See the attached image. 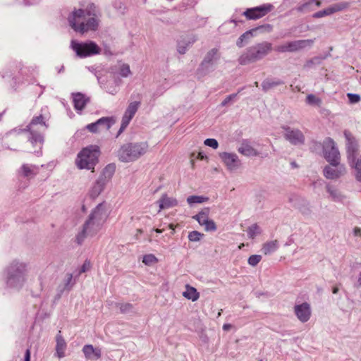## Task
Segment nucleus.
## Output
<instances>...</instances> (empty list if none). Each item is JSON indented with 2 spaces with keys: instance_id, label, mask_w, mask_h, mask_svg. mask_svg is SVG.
<instances>
[{
  "instance_id": "nucleus-1",
  "label": "nucleus",
  "mask_w": 361,
  "mask_h": 361,
  "mask_svg": "<svg viewBox=\"0 0 361 361\" xmlns=\"http://www.w3.org/2000/svg\"><path fill=\"white\" fill-rule=\"evenodd\" d=\"M149 149L147 142H128L121 146L117 157L121 162H133L145 155Z\"/></svg>"
},
{
  "instance_id": "nucleus-2",
  "label": "nucleus",
  "mask_w": 361,
  "mask_h": 361,
  "mask_svg": "<svg viewBox=\"0 0 361 361\" xmlns=\"http://www.w3.org/2000/svg\"><path fill=\"white\" fill-rule=\"evenodd\" d=\"M94 75L101 87L106 88L105 85L109 78H115L116 76L127 78L132 75V72L128 64L119 61L111 68V72L106 70H102V71L97 70L95 71Z\"/></svg>"
},
{
  "instance_id": "nucleus-3",
  "label": "nucleus",
  "mask_w": 361,
  "mask_h": 361,
  "mask_svg": "<svg viewBox=\"0 0 361 361\" xmlns=\"http://www.w3.org/2000/svg\"><path fill=\"white\" fill-rule=\"evenodd\" d=\"M71 27L77 32L83 34L90 29V13L79 9L73 12L68 18Z\"/></svg>"
},
{
  "instance_id": "nucleus-4",
  "label": "nucleus",
  "mask_w": 361,
  "mask_h": 361,
  "mask_svg": "<svg viewBox=\"0 0 361 361\" xmlns=\"http://www.w3.org/2000/svg\"><path fill=\"white\" fill-rule=\"evenodd\" d=\"M116 171V164H109L102 171L94 185L92 187V198L98 197L104 190L106 183L110 181Z\"/></svg>"
},
{
  "instance_id": "nucleus-5",
  "label": "nucleus",
  "mask_w": 361,
  "mask_h": 361,
  "mask_svg": "<svg viewBox=\"0 0 361 361\" xmlns=\"http://www.w3.org/2000/svg\"><path fill=\"white\" fill-rule=\"evenodd\" d=\"M271 47H250L239 58L241 65H247L262 59L271 51Z\"/></svg>"
},
{
  "instance_id": "nucleus-6",
  "label": "nucleus",
  "mask_w": 361,
  "mask_h": 361,
  "mask_svg": "<svg viewBox=\"0 0 361 361\" xmlns=\"http://www.w3.org/2000/svg\"><path fill=\"white\" fill-rule=\"evenodd\" d=\"M324 157L332 166H338L340 164L341 155L336 144L331 137H326L323 144Z\"/></svg>"
},
{
  "instance_id": "nucleus-7",
  "label": "nucleus",
  "mask_w": 361,
  "mask_h": 361,
  "mask_svg": "<svg viewBox=\"0 0 361 361\" xmlns=\"http://www.w3.org/2000/svg\"><path fill=\"white\" fill-rule=\"evenodd\" d=\"M108 217L106 204L99 203L92 212V231H99Z\"/></svg>"
},
{
  "instance_id": "nucleus-8",
  "label": "nucleus",
  "mask_w": 361,
  "mask_h": 361,
  "mask_svg": "<svg viewBox=\"0 0 361 361\" xmlns=\"http://www.w3.org/2000/svg\"><path fill=\"white\" fill-rule=\"evenodd\" d=\"M281 128L284 130V138L291 145H301L305 143V137L300 130L288 126H283Z\"/></svg>"
},
{
  "instance_id": "nucleus-9",
  "label": "nucleus",
  "mask_w": 361,
  "mask_h": 361,
  "mask_svg": "<svg viewBox=\"0 0 361 361\" xmlns=\"http://www.w3.org/2000/svg\"><path fill=\"white\" fill-rule=\"evenodd\" d=\"M344 136L346 140V152L349 163H354L358 151V144L355 137L348 130H344Z\"/></svg>"
},
{
  "instance_id": "nucleus-10",
  "label": "nucleus",
  "mask_w": 361,
  "mask_h": 361,
  "mask_svg": "<svg viewBox=\"0 0 361 361\" xmlns=\"http://www.w3.org/2000/svg\"><path fill=\"white\" fill-rule=\"evenodd\" d=\"M141 104L140 101H134L129 103L122 117L121 128L118 135L121 134L128 126L132 118L135 115Z\"/></svg>"
},
{
  "instance_id": "nucleus-11",
  "label": "nucleus",
  "mask_w": 361,
  "mask_h": 361,
  "mask_svg": "<svg viewBox=\"0 0 361 361\" xmlns=\"http://www.w3.org/2000/svg\"><path fill=\"white\" fill-rule=\"evenodd\" d=\"M273 8L271 4H263L259 6H256L247 8L243 12V16L248 20H257L266 16Z\"/></svg>"
},
{
  "instance_id": "nucleus-12",
  "label": "nucleus",
  "mask_w": 361,
  "mask_h": 361,
  "mask_svg": "<svg viewBox=\"0 0 361 361\" xmlns=\"http://www.w3.org/2000/svg\"><path fill=\"white\" fill-rule=\"evenodd\" d=\"M219 157L230 171H235L241 166V161L235 153L222 152L219 154Z\"/></svg>"
},
{
  "instance_id": "nucleus-13",
  "label": "nucleus",
  "mask_w": 361,
  "mask_h": 361,
  "mask_svg": "<svg viewBox=\"0 0 361 361\" xmlns=\"http://www.w3.org/2000/svg\"><path fill=\"white\" fill-rule=\"evenodd\" d=\"M39 125L44 128H47L48 126L44 121V117L42 115H39L38 116L34 117L30 124L27 126V129L32 134V142H39L42 144L44 141L43 137L40 134L35 135V126Z\"/></svg>"
},
{
  "instance_id": "nucleus-14",
  "label": "nucleus",
  "mask_w": 361,
  "mask_h": 361,
  "mask_svg": "<svg viewBox=\"0 0 361 361\" xmlns=\"http://www.w3.org/2000/svg\"><path fill=\"white\" fill-rule=\"evenodd\" d=\"M116 123L113 116L102 117L92 123V133H102L107 131Z\"/></svg>"
},
{
  "instance_id": "nucleus-15",
  "label": "nucleus",
  "mask_w": 361,
  "mask_h": 361,
  "mask_svg": "<svg viewBox=\"0 0 361 361\" xmlns=\"http://www.w3.org/2000/svg\"><path fill=\"white\" fill-rule=\"evenodd\" d=\"M294 313L300 322L302 323L307 322L310 319L312 314L310 305L307 302L295 305L294 306Z\"/></svg>"
},
{
  "instance_id": "nucleus-16",
  "label": "nucleus",
  "mask_w": 361,
  "mask_h": 361,
  "mask_svg": "<svg viewBox=\"0 0 361 361\" xmlns=\"http://www.w3.org/2000/svg\"><path fill=\"white\" fill-rule=\"evenodd\" d=\"M349 6V3L344 1L334 4L324 10L314 13L312 16L314 18H319L326 16H330L334 13L346 9Z\"/></svg>"
},
{
  "instance_id": "nucleus-17",
  "label": "nucleus",
  "mask_w": 361,
  "mask_h": 361,
  "mask_svg": "<svg viewBox=\"0 0 361 361\" xmlns=\"http://www.w3.org/2000/svg\"><path fill=\"white\" fill-rule=\"evenodd\" d=\"M75 165L79 169H89L90 164V147L82 148L77 155Z\"/></svg>"
},
{
  "instance_id": "nucleus-18",
  "label": "nucleus",
  "mask_w": 361,
  "mask_h": 361,
  "mask_svg": "<svg viewBox=\"0 0 361 361\" xmlns=\"http://www.w3.org/2000/svg\"><path fill=\"white\" fill-rule=\"evenodd\" d=\"M323 172L326 178L334 180L345 174V168L343 165L340 164L338 166H332L330 164L324 167Z\"/></svg>"
},
{
  "instance_id": "nucleus-19",
  "label": "nucleus",
  "mask_w": 361,
  "mask_h": 361,
  "mask_svg": "<svg viewBox=\"0 0 361 361\" xmlns=\"http://www.w3.org/2000/svg\"><path fill=\"white\" fill-rule=\"evenodd\" d=\"M272 27L269 24L262 25L255 28L251 29L243 33L238 40L237 44L243 43V42H248V39L252 37L253 36H256L258 33L264 32H270Z\"/></svg>"
},
{
  "instance_id": "nucleus-20",
  "label": "nucleus",
  "mask_w": 361,
  "mask_h": 361,
  "mask_svg": "<svg viewBox=\"0 0 361 361\" xmlns=\"http://www.w3.org/2000/svg\"><path fill=\"white\" fill-rule=\"evenodd\" d=\"M214 70V65L207 61H202L195 72L197 79H202Z\"/></svg>"
},
{
  "instance_id": "nucleus-21",
  "label": "nucleus",
  "mask_w": 361,
  "mask_h": 361,
  "mask_svg": "<svg viewBox=\"0 0 361 361\" xmlns=\"http://www.w3.org/2000/svg\"><path fill=\"white\" fill-rule=\"evenodd\" d=\"M238 151L239 153L246 157H256L259 155L257 150L250 145L247 140H243L242 141Z\"/></svg>"
},
{
  "instance_id": "nucleus-22",
  "label": "nucleus",
  "mask_w": 361,
  "mask_h": 361,
  "mask_svg": "<svg viewBox=\"0 0 361 361\" xmlns=\"http://www.w3.org/2000/svg\"><path fill=\"white\" fill-rule=\"evenodd\" d=\"M159 210L165 209L176 207L178 205V200L171 197H169L166 194H163L161 198L157 201Z\"/></svg>"
},
{
  "instance_id": "nucleus-23",
  "label": "nucleus",
  "mask_w": 361,
  "mask_h": 361,
  "mask_svg": "<svg viewBox=\"0 0 361 361\" xmlns=\"http://www.w3.org/2000/svg\"><path fill=\"white\" fill-rule=\"evenodd\" d=\"M326 188L332 201L339 202H342L344 199V196L336 187L330 184H327L326 185Z\"/></svg>"
},
{
  "instance_id": "nucleus-24",
  "label": "nucleus",
  "mask_w": 361,
  "mask_h": 361,
  "mask_svg": "<svg viewBox=\"0 0 361 361\" xmlns=\"http://www.w3.org/2000/svg\"><path fill=\"white\" fill-rule=\"evenodd\" d=\"M59 333H61V331H59ZM66 348V343L65 342V341L63 338V337L61 336V335H60V334H59L56 336V355L59 358L64 357Z\"/></svg>"
},
{
  "instance_id": "nucleus-25",
  "label": "nucleus",
  "mask_w": 361,
  "mask_h": 361,
  "mask_svg": "<svg viewBox=\"0 0 361 361\" xmlns=\"http://www.w3.org/2000/svg\"><path fill=\"white\" fill-rule=\"evenodd\" d=\"M183 295L192 302L197 300L200 298V293L197 292V289L188 284L185 286V291L183 293Z\"/></svg>"
},
{
  "instance_id": "nucleus-26",
  "label": "nucleus",
  "mask_w": 361,
  "mask_h": 361,
  "mask_svg": "<svg viewBox=\"0 0 361 361\" xmlns=\"http://www.w3.org/2000/svg\"><path fill=\"white\" fill-rule=\"evenodd\" d=\"M101 13L99 8L92 4V30L97 29L100 22Z\"/></svg>"
},
{
  "instance_id": "nucleus-27",
  "label": "nucleus",
  "mask_w": 361,
  "mask_h": 361,
  "mask_svg": "<svg viewBox=\"0 0 361 361\" xmlns=\"http://www.w3.org/2000/svg\"><path fill=\"white\" fill-rule=\"evenodd\" d=\"M73 101L74 107L77 110H82L85 107L87 102L84 95L80 93L73 94Z\"/></svg>"
},
{
  "instance_id": "nucleus-28",
  "label": "nucleus",
  "mask_w": 361,
  "mask_h": 361,
  "mask_svg": "<svg viewBox=\"0 0 361 361\" xmlns=\"http://www.w3.org/2000/svg\"><path fill=\"white\" fill-rule=\"evenodd\" d=\"M283 84V82L281 80H272V79H265L262 82V88L264 92H267L270 89L276 87L278 85H281Z\"/></svg>"
},
{
  "instance_id": "nucleus-29",
  "label": "nucleus",
  "mask_w": 361,
  "mask_h": 361,
  "mask_svg": "<svg viewBox=\"0 0 361 361\" xmlns=\"http://www.w3.org/2000/svg\"><path fill=\"white\" fill-rule=\"evenodd\" d=\"M279 247L277 240H271L267 242L262 247V252L264 255H270L275 252Z\"/></svg>"
},
{
  "instance_id": "nucleus-30",
  "label": "nucleus",
  "mask_w": 361,
  "mask_h": 361,
  "mask_svg": "<svg viewBox=\"0 0 361 361\" xmlns=\"http://www.w3.org/2000/svg\"><path fill=\"white\" fill-rule=\"evenodd\" d=\"M192 218L195 219L200 226H203L208 220L210 219L209 218V209H204L202 210L198 214L193 216Z\"/></svg>"
},
{
  "instance_id": "nucleus-31",
  "label": "nucleus",
  "mask_w": 361,
  "mask_h": 361,
  "mask_svg": "<svg viewBox=\"0 0 361 361\" xmlns=\"http://www.w3.org/2000/svg\"><path fill=\"white\" fill-rule=\"evenodd\" d=\"M21 170L23 176L31 177L37 174V167L35 166L23 164L21 167Z\"/></svg>"
},
{
  "instance_id": "nucleus-32",
  "label": "nucleus",
  "mask_w": 361,
  "mask_h": 361,
  "mask_svg": "<svg viewBox=\"0 0 361 361\" xmlns=\"http://www.w3.org/2000/svg\"><path fill=\"white\" fill-rule=\"evenodd\" d=\"M219 58L218 49L214 48L207 54L203 61H207L209 63L215 65Z\"/></svg>"
},
{
  "instance_id": "nucleus-33",
  "label": "nucleus",
  "mask_w": 361,
  "mask_h": 361,
  "mask_svg": "<svg viewBox=\"0 0 361 361\" xmlns=\"http://www.w3.org/2000/svg\"><path fill=\"white\" fill-rule=\"evenodd\" d=\"M99 147L97 145H92V172L94 171V166L99 162Z\"/></svg>"
},
{
  "instance_id": "nucleus-34",
  "label": "nucleus",
  "mask_w": 361,
  "mask_h": 361,
  "mask_svg": "<svg viewBox=\"0 0 361 361\" xmlns=\"http://www.w3.org/2000/svg\"><path fill=\"white\" fill-rule=\"evenodd\" d=\"M328 54H324L323 56H315L310 60H308L305 64V68H312L314 65L320 64L322 61L325 59L327 57Z\"/></svg>"
},
{
  "instance_id": "nucleus-35",
  "label": "nucleus",
  "mask_w": 361,
  "mask_h": 361,
  "mask_svg": "<svg viewBox=\"0 0 361 361\" xmlns=\"http://www.w3.org/2000/svg\"><path fill=\"white\" fill-rule=\"evenodd\" d=\"M247 236L250 239H254L258 234L260 233V229L257 224H254L247 230Z\"/></svg>"
},
{
  "instance_id": "nucleus-36",
  "label": "nucleus",
  "mask_w": 361,
  "mask_h": 361,
  "mask_svg": "<svg viewBox=\"0 0 361 361\" xmlns=\"http://www.w3.org/2000/svg\"><path fill=\"white\" fill-rule=\"evenodd\" d=\"M77 55L80 57H85L90 55V47H73Z\"/></svg>"
},
{
  "instance_id": "nucleus-37",
  "label": "nucleus",
  "mask_w": 361,
  "mask_h": 361,
  "mask_svg": "<svg viewBox=\"0 0 361 361\" xmlns=\"http://www.w3.org/2000/svg\"><path fill=\"white\" fill-rule=\"evenodd\" d=\"M207 200H208L207 197H204L203 196L191 195L187 198V202L190 205H192L194 204L202 203V202L207 201Z\"/></svg>"
},
{
  "instance_id": "nucleus-38",
  "label": "nucleus",
  "mask_w": 361,
  "mask_h": 361,
  "mask_svg": "<svg viewBox=\"0 0 361 361\" xmlns=\"http://www.w3.org/2000/svg\"><path fill=\"white\" fill-rule=\"evenodd\" d=\"M298 209L304 216H310L312 213L310 204L306 201L302 202V203L299 206Z\"/></svg>"
},
{
  "instance_id": "nucleus-39",
  "label": "nucleus",
  "mask_w": 361,
  "mask_h": 361,
  "mask_svg": "<svg viewBox=\"0 0 361 361\" xmlns=\"http://www.w3.org/2000/svg\"><path fill=\"white\" fill-rule=\"evenodd\" d=\"M204 236L203 233H201L199 231H193L188 233V240L191 242H198Z\"/></svg>"
},
{
  "instance_id": "nucleus-40",
  "label": "nucleus",
  "mask_w": 361,
  "mask_h": 361,
  "mask_svg": "<svg viewBox=\"0 0 361 361\" xmlns=\"http://www.w3.org/2000/svg\"><path fill=\"white\" fill-rule=\"evenodd\" d=\"M306 102L310 105L319 106L322 101L319 98L312 94H310L306 97Z\"/></svg>"
},
{
  "instance_id": "nucleus-41",
  "label": "nucleus",
  "mask_w": 361,
  "mask_h": 361,
  "mask_svg": "<svg viewBox=\"0 0 361 361\" xmlns=\"http://www.w3.org/2000/svg\"><path fill=\"white\" fill-rule=\"evenodd\" d=\"M202 226L204 227L207 232H214L217 229L216 225L212 219L208 220Z\"/></svg>"
},
{
  "instance_id": "nucleus-42",
  "label": "nucleus",
  "mask_w": 361,
  "mask_h": 361,
  "mask_svg": "<svg viewBox=\"0 0 361 361\" xmlns=\"http://www.w3.org/2000/svg\"><path fill=\"white\" fill-rule=\"evenodd\" d=\"M157 262V257L152 254L145 255L142 259V262L146 265H151Z\"/></svg>"
},
{
  "instance_id": "nucleus-43",
  "label": "nucleus",
  "mask_w": 361,
  "mask_h": 361,
  "mask_svg": "<svg viewBox=\"0 0 361 361\" xmlns=\"http://www.w3.org/2000/svg\"><path fill=\"white\" fill-rule=\"evenodd\" d=\"M89 222H90V219H88L85 221L82 231L80 233H79L78 235L77 236L76 240H77V242L78 244H81V243L84 240V238H86L85 233H86V231L88 228Z\"/></svg>"
},
{
  "instance_id": "nucleus-44",
  "label": "nucleus",
  "mask_w": 361,
  "mask_h": 361,
  "mask_svg": "<svg viewBox=\"0 0 361 361\" xmlns=\"http://www.w3.org/2000/svg\"><path fill=\"white\" fill-rule=\"evenodd\" d=\"M262 259V256L259 255H252L249 257L247 262L252 267H255Z\"/></svg>"
},
{
  "instance_id": "nucleus-45",
  "label": "nucleus",
  "mask_w": 361,
  "mask_h": 361,
  "mask_svg": "<svg viewBox=\"0 0 361 361\" xmlns=\"http://www.w3.org/2000/svg\"><path fill=\"white\" fill-rule=\"evenodd\" d=\"M118 307L121 313H128L133 310V305L130 303H121Z\"/></svg>"
},
{
  "instance_id": "nucleus-46",
  "label": "nucleus",
  "mask_w": 361,
  "mask_h": 361,
  "mask_svg": "<svg viewBox=\"0 0 361 361\" xmlns=\"http://www.w3.org/2000/svg\"><path fill=\"white\" fill-rule=\"evenodd\" d=\"M204 145L210 147L213 149H217L219 147V143L216 139L214 138H207L204 142Z\"/></svg>"
},
{
  "instance_id": "nucleus-47",
  "label": "nucleus",
  "mask_w": 361,
  "mask_h": 361,
  "mask_svg": "<svg viewBox=\"0 0 361 361\" xmlns=\"http://www.w3.org/2000/svg\"><path fill=\"white\" fill-rule=\"evenodd\" d=\"M347 97L351 104H355L360 101L361 97L357 94L348 93Z\"/></svg>"
},
{
  "instance_id": "nucleus-48",
  "label": "nucleus",
  "mask_w": 361,
  "mask_h": 361,
  "mask_svg": "<svg viewBox=\"0 0 361 361\" xmlns=\"http://www.w3.org/2000/svg\"><path fill=\"white\" fill-rule=\"evenodd\" d=\"M238 96V93H234V94H229L224 99V101L221 102V105L222 106H225L226 105H227L231 101H233L234 99H236Z\"/></svg>"
},
{
  "instance_id": "nucleus-49",
  "label": "nucleus",
  "mask_w": 361,
  "mask_h": 361,
  "mask_svg": "<svg viewBox=\"0 0 361 361\" xmlns=\"http://www.w3.org/2000/svg\"><path fill=\"white\" fill-rule=\"evenodd\" d=\"M301 47H289V46H287V47H279V49L278 51H281V52H286V51H298L299 48H300Z\"/></svg>"
},
{
  "instance_id": "nucleus-50",
  "label": "nucleus",
  "mask_w": 361,
  "mask_h": 361,
  "mask_svg": "<svg viewBox=\"0 0 361 361\" xmlns=\"http://www.w3.org/2000/svg\"><path fill=\"white\" fill-rule=\"evenodd\" d=\"M85 129H87V130H90V124L87 125L85 128L77 131L76 133H75L76 137H81L82 135L83 134L82 133L85 130Z\"/></svg>"
},
{
  "instance_id": "nucleus-51",
  "label": "nucleus",
  "mask_w": 361,
  "mask_h": 361,
  "mask_svg": "<svg viewBox=\"0 0 361 361\" xmlns=\"http://www.w3.org/2000/svg\"><path fill=\"white\" fill-rule=\"evenodd\" d=\"M92 355H94L97 358H99L101 355V351L99 349L94 348L92 346Z\"/></svg>"
},
{
  "instance_id": "nucleus-52",
  "label": "nucleus",
  "mask_w": 361,
  "mask_h": 361,
  "mask_svg": "<svg viewBox=\"0 0 361 361\" xmlns=\"http://www.w3.org/2000/svg\"><path fill=\"white\" fill-rule=\"evenodd\" d=\"M83 352L86 356V357H89V354L90 353V345H86L83 348Z\"/></svg>"
},
{
  "instance_id": "nucleus-53",
  "label": "nucleus",
  "mask_w": 361,
  "mask_h": 361,
  "mask_svg": "<svg viewBox=\"0 0 361 361\" xmlns=\"http://www.w3.org/2000/svg\"><path fill=\"white\" fill-rule=\"evenodd\" d=\"M197 159L200 160L207 159V156L202 152H200L197 155Z\"/></svg>"
},
{
  "instance_id": "nucleus-54",
  "label": "nucleus",
  "mask_w": 361,
  "mask_h": 361,
  "mask_svg": "<svg viewBox=\"0 0 361 361\" xmlns=\"http://www.w3.org/2000/svg\"><path fill=\"white\" fill-rule=\"evenodd\" d=\"M90 267V263L88 262H85L84 264L82 267L80 272H85L89 269Z\"/></svg>"
},
{
  "instance_id": "nucleus-55",
  "label": "nucleus",
  "mask_w": 361,
  "mask_h": 361,
  "mask_svg": "<svg viewBox=\"0 0 361 361\" xmlns=\"http://www.w3.org/2000/svg\"><path fill=\"white\" fill-rule=\"evenodd\" d=\"M353 234L355 236H359L361 238V229L358 227H355L353 229Z\"/></svg>"
},
{
  "instance_id": "nucleus-56",
  "label": "nucleus",
  "mask_w": 361,
  "mask_h": 361,
  "mask_svg": "<svg viewBox=\"0 0 361 361\" xmlns=\"http://www.w3.org/2000/svg\"><path fill=\"white\" fill-rule=\"evenodd\" d=\"M24 361H30V349H27L25 354Z\"/></svg>"
},
{
  "instance_id": "nucleus-57",
  "label": "nucleus",
  "mask_w": 361,
  "mask_h": 361,
  "mask_svg": "<svg viewBox=\"0 0 361 361\" xmlns=\"http://www.w3.org/2000/svg\"><path fill=\"white\" fill-rule=\"evenodd\" d=\"M186 51H187V47H178V52L180 54H185Z\"/></svg>"
},
{
  "instance_id": "nucleus-58",
  "label": "nucleus",
  "mask_w": 361,
  "mask_h": 361,
  "mask_svg": "<svg viewBox=\"0 0 361 361\" xmlns=\"http://www.w3.org/2000/svg\"><path fill=\"white\" fill-rule=\"evenodd\" d=\"M356 174L355 177L357 181L361 182V169H355Z\"/></svg>"
},
{
  "instance_id": "nucleus-59",
  "label": "nucleus",
  "mask_w": 361,
  "mask_h": 361,
  "mask_svg": "<svg viewBox=\"0 0 361 361\" xmlns=\"http://www.w3.org/2000/svg\"><path fill=\"white\" fill-rule=\"evenodd\" d=\"M66 277H67V279H66L67 282L66 283V287H68V284L71 283V280L73 279V276H72L71 274H68L66 275Z\"/></svg>"
},
{
  "instance_id": "nucleus-60",
  "label": "nucleus",
  "mask_w": 361,
  "mask_h": 361,
  "mask_svg": "<svg viewBox=\"0 0 361 361\" xmlns=\"http://www.w3.org/2000/svg\"><path fill=\"white\" fill-rule=\"evenodd\" d=\"M309 4L306 3V4H303L302 5H301L300 6H299L297 10L298 11H303L307 6H308Z\"/></svg>"
},
{
  "instance_id": "nucleus-61",
  "label": "nucleus",
  "mask_w": 361,
  "mask_h": 361,
  "mask_svg": "<svg viewBox=\"0 0 361 361\" xmlns=\"http://www.w3.org/2000/svg\"><path fill=\"white\" fill-rule=\"evenodd\" d=\"M232 327V325L231 324H224L223 325V330L224 331H229Z\"/></svg>"
},
{
  "instance_id": "nucleus-62",
  "label": "nucleus",
  "mask_w": 361,
  "mask_h": 361,
  "mask_svg": "<svg viewBox=\"0 0 361 361\" xmlns=\"http://www.w3.org/2000/svg\"><path fill=\"white\" fill-rule=\"evenodd\" d=\"M99 47H92V55L99 53Z\"/></svg>"
},
{
  "instance_id": "nucleus-63",
  "label": "nucleus",
  "mask_w": 361,
  "mask_h": 361,
  "mask_svg": "<svg viewBox=\"0 0 361 361\" xmlns=\"http://www.w3.org/2000/svg\"><path fill=\"white\" fill-rule=\"evenodd\" d=\"M357 283L360 286H361V271L360 272L357 278Z\"/></svg>"
},
{
  "instance_id": "nucleus-64",
  "label": "nucleus",
  "mask_w": 361,
  "mask_h": 361,
  "mask_svg": "<svg viewBox=\"0 0 361 361\" xmlns=\"http://www.w3.org/2000/svg\"><path fill=\"white\" fill-rule=\"evenodd\" d=\"M338 292V287H336V286H335V287H334V288H332V293H333L334 294H336Z\"/></svg>"
}]
</instances>
